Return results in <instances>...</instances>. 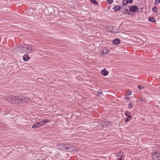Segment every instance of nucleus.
<instances>
[{"label": "nucleus", "instance_id": "f257e3e1", "mask_svg": "<svg viewBox=\"0 0 160 160\" xmlns=\"http://www.w3.org/2000/svg\"><path fill=\"white\" fill-rule=\"evenodd\" d=\"M29 98L26 97L25 95H20L18 96H10L8 98V101L13 102H27Z\"/></svg>", "mask_w": 160, "mask_h": 160}, {"label": "nucleus", "instance_id": "f03ea898", "mask_svg": "<svg viewBox=\"0 0 160 160\" xmlns=\"http://www.w3.org/2000/svg\"><path fill=\"white\" fill-rule=\"evenodd\" d=\"M29 98L26 97L25 95H20L18 96H10L8 98V101L13 102H27Z\"/></svg>", "mask_w": 160, "mask_h": 160}, {"label": "nucleus", "instance_id": "7ed1b4c3", "mask_svg": "<svg viewBox=\"0 0 160 160\" xmlns=\"http://www.w3.org/2000/svg\"><path fill=\"white\" fill-rule=\"evenodd\" d=\"M19 48L21 53H31L33 51L32 46L28 45L21 46Z\"/></svg>", "mask_w": 160, "mask_h": 160}, {"label": "nucleus", "instance_id": "20e7f679", "mask_svg": "<svg viewBox=\"0 0 160 160\" xmlns=\"http://www.w3.org/2000/svg\"><path fill=\"white\" fill-rule=\"evenodd\" d=\"M153 160H160V153L156 152L152 155Z\"/></svg>", "mask_w": 160, "mask_h": 160}, {"label": "nucleus", "instance_id": "39448f33", "mask_svg": "<svg viewBox=\"0 0 160 160\" xmlns=\"http://www.w3.org/2000/svg\"><path fill=\"white\" fill-rule=\"evenodd\" d=\"M67 145L63 143H62L58 145L57 148L59 149L62 150L64 151H66V149L67 148Z\"/></svg>", "mask_w": 160, "mask_h": 160}, {"label": "nucleus", "instance_id": "423d86ee", "mask_svg": "<svg viewBox=\"0 0 160 160\" xmlns=\"http://www.w3.org/2000/svg\"><path fill=\"white\" fill-rule=\"evenodd\" d=\"M76 150V148L74 147L71 146L69 147L67 145V148L66 149V151L72 152H73Z\"/></svg>", "mask_w": 160, "mask_h": 160}, {"label": "nucleus", "instance_id": "0eeeda50", "mask_svg": "<svg viewBox=\"0 0 160 160\" xmlns=\"http://www.w3.org/2000/svg\"><path fill=\"white\" fill-rule=\"evenodd\" d=\"M138 8L137 6L134 5L130 7L129 10L132 12H135L138 9Z\"/></svg>", "mask_w": 160, "mask_h": 160}, {"label": "nucleus", "instance_id": "6e6552de", "mask_svg": "<svg viewBox=\"0 0 160 160\" xmlns=\"http://www.w3.org/2000/svg\"><path fill=\"white\" fill-rule=\"evenodd\" d=\"M41 126V123L40 122H38L37 123L34 124L32 126V128H36L40 127Z\"/></svg>", "mask_w": 160, "mask_h": 160}, {"label": "nucleus", "instance_id": "1a4fd4ad", "mask_svg": "<svg viewBox=\"0 0 160 160\" xmlns=\"http://www.w3.org/2000/svg\"><path fill=\"white\" fill-rule=\"evenodd\" d=\"M120 40L118 38L114 39L112 41V43L115 45H118L120 43Z\"/></svg>", "mask_w": 160, "mask_h": 160}, {"label": "nucleus", "instance_id": "9d476101", "mask_svg": "<svg viewBox=\"0 0 160 160\" xmlns=\"http://www.w3.org/2000/svg\"><path fill=\"white\" fill-rule=\"evenodd\" d=\"M108 51V50L105 48L103 49L102 51H101L100 54L102 55H105L107 54Z\"/></svg>", "mask_w": 160, "mask_h": 160}, {"label": "nucleus", "instance_id": "9b49d317", "mask_svg": "<svg viewBox=\"0 0 160 160\" xmlns=\"http://www.w3.org/2000/svg\"><path fill=\"white\" fill-rule=\"evenodd\" d=\"M23 60L24 61H27L28 60L30 59L29 57H28V56L27 55H24L23 57Z\"/></svg>", "mask_w": 160, "mask_h": 160}, {"label": "nucleus", "instance_id": "f8f14e48", "mask_svg": "<svg viewBox=\"0 0 160 160\" xmlns=\"http://www.w3.org/2000/svg\"><path fill=\"white\" fill-rule=\"evenodd\" d=\"M101 73L103 76H106L108 74V72L105 69H104L101 71Z\"/></svg>", "mask_w": 160, "mask_h": 160}, {"label": "nucleus", "instance_id": "ddd939ff", "mask_svg": "<svg viewBox=\"0 0 160 160\" xmlns=\"http://www.w3.org/2000/svg\"><path fill=\"white\" fill-rule=\"evenodd\" d=\"M112 27L113 28V29H112V30H110V32L113 33H117L118 32V31L117 30H116V27L114 26H112Z\"/></svg>", "mask_w": 160, "mask_h": 160}, {"label": "nucleus", "instance_id": "4468645a", "mask_svg": "<svg viewBox=\"0 0 160 160\" xmlns=\"http://www.w3.org/2000/svg\"><path fill=\"white\" fill-rule=\"evenodd\" d=\"M40 122V123H41V125H43L45 123H47L49 122V120L47 119H46Z\"/></svg>", "mask_w": 160, "mask_h": 160}, {"label": "nucleus", "instance_id": "2eb2a0df", "mask_svg": "<svg viewBox=\"0 0 160 160\" xmlns=\"http://www.w3.org/2000/svg\"><path fill=\"white\" fill-rule=\"evenodd\" d=\"M148 20L151 22H155L156 20L153 17H149L148 18Z\"/></svg>", "mask_w": 160, "mask_h": 160}, {"label": "nucleus", "instance_id": "dca6fc26", "mask_svg": "<svg viewBox=\"0 0 160 160\" xmlns=\"http://www.w3.org/2000/svg\"><path fill=\"white\" fill-rule=\"evenodd\" d=\"M122 157L123 155L120 154H118L117 156V157L118 160H122Z\"/></svg>", "mask_w": 160, "mask_h": 160}, {"label": "nucleus", "instance_id": "f3484780", "mask_svg": "<svg viewBox=\"0 0 160 160\" xmlns=\"http://www.w3.org/2000/svg\"><path fill=\"white\" fill-rule=\"evenodd\" d=\"M121 8L119 6H116L113 7V9L116 11H118L120 10Z\"/></svg>", "mask_w": 160, "mask_h": 160}, {"label": "nucleus", "instance_id": "a211bd4d", "mask_svg": "<svg viewBox=\"0 0 160 160\" xmlns=\"http://www.w3.org/2000/svg\"><path fill=\"white\" fill-rule=\"evenodd\" d=\"M137 101L138 102H145V99L144 98H142L141 99H138Z\"/></svg>", "mask_w": 160, "mask_h": 160}, {"label": "nucleus", "instance_id": "6ab92c4d", "mask_svg": "<svg viewBox=\"0 0 160 160\" xmlns=\"http://www.w3.org/2000/svg\"><path fill=\"white\" fill-rule=\"evenodd\" d=\"M127 0H123L122 2V4L123 6L126 5L127 3H128Z\"/></svg>", "mask_w": 160, "mask_h": 160}, {"label": "nucleus", "instance_id": "aec40b11", "mask_svg": "<svg viewBox=\"0 0 160 160\" xmlns=\"http://www.w3.org/2000/svg\"><path fill=\"white\" fill-rule=\"evenodd\" d=\"M91 2L93 4H96L97 5L98 4V3L96 2V0H90Z\"/></svg>", "mask_w": 160, "mask_h": 160}, {"label": "nucleus", "instance_id": "412c9836", "mask_svg": "<svg viewBox=\"0 0 160 160\" xmlns=\"http://www.w3.org/2000/svg\"><path fill=\"white\" fill-rule=\"evenodd\" d=\"M132 105L131 103V102L128 105V108L129 109H131L132 108Z\"/></svg>", "mask_w": 160, "mask_h": 160}, {"label": "nucleus", "instance_id": "4be33fe9", "mask_svg": "<svg viewBox=\"0 0 160 160\" xmlns=\"http://www.w3.org/2000/svg\"><path fill=\"white\" fill-rule=\"evenodd\" d=\"M107 2L108 4H112L113 2V0H107Z\"/></svg>", "mask_w": 160, "mask_h": 160}, {"label": "nucleus", "instance_id": "5701e85b", "mask_svg": "<svg viewBox=\"0 0 160 160\" xmlns=\"http://www.w3.org/2000/svg\"><path fill=\"white\" fill-rule=\"evenodd\" d=\"M157 8L156 7H154L152 8V11L154 12H157Z\"/></svg>", "mask_w": 160, "mask_h": 160}, {"label": "nucleus", "instance_id": "b1692460", "mask_svg": "<svg viewBox=\"0 0 160 160\" xmlns=\"http://www.w3.org/2000/svg\"><path fill=\"white\" fill-rule=\"evenodd\" d=\"M113 27L112 26H109L108 28L107 29L109 31H110V30H112V29H113Z\"/></svg>", "mask_w": 160, "mask_h": 160}, {"label": "nucleus", "instance_id": "393cba45", "mask_svg": "<svg viewBox=\"0 0 160 160\" xmlns=\"http://www.w3.org/2000/svg\"><path fill=\"white\" fill-rule=\"evenodd\" d=\"M155 3L156 4H158L159 3H160V0H155Z\"/></svg>", "mask_w": 160, "mask_h": 160}, {"label": "nucleus", "instance_id": "a878e982", "mask_svg": "<svg viewBox=\"0 0 160 160\" xmlns=\"http://www.w3.org/2000/svg\"><path fill=\"white\" fill-rule=\"evenodd\" d=\"M102 92H97V96H100V95H102Z\"/></svg>", "mask_w": 160, "mask_h": 160}, {"label": "nucleus", "instance_id": "bb28decb", "mask_svg": "<svg viewBox=\"0 0 160 160\" xmlns=\"http://www.w3.org/2000/svg\"><path fill=\"white\" fill-rule=\"evenodd\" d=\"M128 3H131L133 2V0H127Z\"/></svg>", "mask_w": 160, "mask_h": 160}, {"label": "nucleus", "instance_id": "cd10ccee", "mask_svg": "<svg viewBox=\"0 0 160 160\" xmlns=\"http://www.w3.org/2000/svg\"><path fill=\"white\" fill-rule=\"evenodd\" d=\"M129 113V112H126L125 113V115L126 116H128V114Z\"/></svg>", "mask_w": 160, "mask_h": 160}, {"label": "nucleus", "instance_id": "c85d7f7f", "mask_svg": "<svg viewBox=\"0 0 160 160\" xmlns=\"http://www.w3.org/2000/svg\"><path fill=\"white\" fill-rule=\"evenodd\" d=\"M130 121V119L127 118L125 119V122H129Z\"/></svg>", "mask_w": 160, "mask_h": 160}, {"label": "nucleus", "instance_id": "c756f323", "mask_svg": "<svg viewBox=\"0 0 160 160\" xmlns=\"http://www.w3.org/2000/svg\"><path fill=\"white\" fill-rule=\"evenodd\" d=\"M127 117V118L130 119H130H131V115H129Z\"/></svg>", "mask_w": 160, "mask_h": 160}, {"label": "nucleus", "instance_id": "7c9ffc66", "mask_svg": "<svg viewBox=\"0 0 160 160\" xmlns=\"http://www.w3.org/2000/svg\"><path fill=\"white\" fill-rule=\"evenodd\" d=\"M138 88L139 89H140V90H141V89H142V88H141V86H140V85H138Z\"/></svg>", "mask_w": 160, "mask_h": 160}, {"label": "nucleus", "instance_id": "2f4dec72", "mask_svg": "<svg viewBox=\"0 0 160 160\" xmlns=\"http://www.w3.org/2000/svg\"><path fill=\"white\" fill-rule=\"evenodd\" d=\"M128 95H129V96L131 95L132 94V92H131L129 91L128 92Z\"/></svg>", "mask_w": 160, "mask_h": 160}]
</instances>
